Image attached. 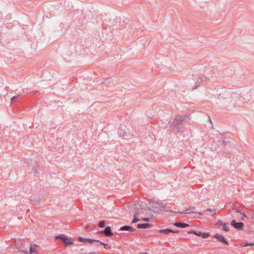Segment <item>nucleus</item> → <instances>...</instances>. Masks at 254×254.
Returning <instances> with one entry per match:
<instances>
[{
    "label": "nucleus",
    "instance_id": "4be33fe9",
    "mask_svg": "<svg viewBox=\"0 0 254 254\" xmlns=\"http://www.w3.org/2000/svg\"><path fill=\"white\" fill-rule=\"evenodd\" d=\"M18 96H13V97H12V98L11 99V101L12 102Z\"/></svg>",
    "mask_w": 254,
    "mask_h": 254
},
{
    "label": "nucleus",
    "instance_id": "423d86ee",
    "mask_svg": "<svg viewBox=\"0 0 254 254\" xmlns=\"http://www.w3.org/2000/svg\"><path fill=\"white\" fill-rule=\"evenodd\" d=\"M78 240L81 242H87L90 244H92L94 242H99V240L83 238L81 237H79Z\"/></svg>",
    "mask_w": 254,
    "mask_h": 254
},
{
    "label": "nucleus",
    "instance_id": "5701e85b",
    "mask_svg": "<svg viewBox=\"0 0 254 254\" xmlns=\"http://www.w3.org/2000/svg\"><path fill=\"white\" fill-rule=\"evenodd\" d=\"M99 242L100 243V244L103 245L104 246V247H105L106 246H107V244H106V243H103V242H100V241H99Z\"/></svg>",
    "mask_w": 254,
    "mask_h": 254
},
{
    "label": "nucleus",
    "instance_id": "4468645a",
    "mask_svg": "<svg viewBox=\"0 0 254 254\" xmlns=\"http://www.w3.org/2000/svg\"><path fill=\"white\" fill-rule=\"evenodd\" d=\"M132 230V228L129 226H123L120 228L121 231H124V230Z\"/></svg>",
    "mask_w": 254,
    "mask_h": 254
},
{
    "label": "nucleus",
    "instance_id": "f8f14e48",
    "mask_svg": "<svg viewBox=\"0 0 254 254\" xmlns=\"http://www.w3.org/2000/svg\"><path fill=\"white\" fill-rule=\"evenodd\" d=\"M196 81L195 84L194 86V88H196L197 87H198L202 82V79L200 78H197L196 79Z\"/></svg>",
    "mask_w": 254,
    "mask_h": 254
},
{
    "label": "nucleus",
    "instance_id": "a878e982",
    "mask_svg": "<svg viewBox=\"0 0 254 254\" xmlns=\"http://www.w3.org/2000/svg\"><path fill=\"white\" fill-rule=\"evenodd\" d=\"M147 254L146 253H141V254Z\"/></svg>",
    "mask_w": 254,
    "mask_h": 254
},
{
    "label": "nucleus",
    "instance_id": "a211bd4d",
    "mask_svg": "<svg viewBox=\"0 0 254 254\" xmlns=\"http://www.w3.org/2000/svg\"><path fill=\"white\" fill-rule=\"evenodd\" d=\"M99 226L101 228H103L105 227V222L104 221H100L99 223Z\"/></svg>",
    "mask_w": 254,
    "mask_h": 254
},
{
    "label": "nucleus",
    "instance_id": "f03ea898",
    "mask_svg": "<svg viewBox=\"0 0 254 254\" xmlns=\"http://www.w3.org/2000/svg\"><path fill=\"white\" fill-rule=\"evenodd\" d=\"M183 120V119L182 117L178 116L175 117L172 122H170L169 123L168 127L173 129L174 127H177Z\"/></svg>",
    "mask_w": 254,
    "mask_h": 254
},
{
    "label": "nucleus",
    "instance_id": "0eeeda50",
    "mask_svg": "<svg viewBox=\"0 0 254 254\" xmlns=\"http://www.w3.org/2000/svg\"><path fill=\"white\" fill-rule=\"evenodd\" d=\"M214 237L217 239L219 241L223 242L225 244H228L227 242L225 240L224 237L222 235L215 234Z\"/></svg>",
    "mask_w": 254,
    "mask_h": 254
},
{
    "label": "nucleus",
    "instance_id": "f3484780",
    "mask_svg": "<svg viewBox=\"0 0 254 254\" xmlns=\"http://www.w3.org/2000/svg\"><path fill=\"white\" fill-rule=\"evenodd\" d=\"M206 211L211 212V213L210 214V215H213V214H214L215 213L216 210L215 209L213 210L210 208H208L206 210Z\"/></svg>",
    "mask_w": 254,
    "mask_h": 254
},
{
    "label": "nucleus",
    "instance_id": "6e6552de",
    "mask_svg": "<svg viewBox=\"0 0 254 254\" xmlns=\"http://www.w3.org/2000/svg\"><path fill=\"white\" fill-rule=\"evenodd\" d=\"M178 231H174L170 229H162L159 231V233L161 234H168L169 233H176Z\"/></svg>",
    "mask_w": 254,
    "mask_h": 254
},
{
    "label": "nucleus",
    "instance_id": "20e7f679",
    "mask_svg": "<svg viewBox=\"0 0 254 254\" xmlns=\"http://www.w3.org/2000/svg\"><path fill=\"white\" fill-rule=\"evenodd\" d=\"M231 225L235 228L238 230H241L243 228L244 224L242 222H236L235 220L231 221Z\"/></svg>",
    "mask_w": 254,
    "mask_h": 254
},
{
    "label": "nucleus",
    "instance_id": "9b49d317",
    "mask_svg": "<svg viewBox=\"0 0 254 254\" xmlns=\"http://www.w3.org/2000/svg\"><path fill=\"white\" fill-rule=\"evenodd\" d=\"M149 227V224L147 223L139 224L137 225V228L138 229H146Z\"/></svg>",
    "mask_w": 254,
    "mask_h": 254
},
{
    "label": "nucleus",
    "instance_id": "b1692460",
    "mask_svg": "<svg viewBox=\"0 0 254 254\" xmlns=\"http://www.w3.org/2000/svg\"><path fill=\"white\" fill-rule=\"evenodd\" d=\"M218 224L219 225H222V226H223V224L224 223H223L222 221H219L218 222Z\"/></svg>",
    "mask_w": 254,
    "mask_h": 254
},
{
    "label": "nucleus",
    "instance_id": "393cba45",
    "mask_svg": "<svg viewBox=\"0 0 254 254\" xmlns=\"http://www.w3.org/2000/svg\"><path fill=\"white\" fill-rule=\"evenodd\" d=\"M190 213V211H189V210H186V211L184 212V213H185V214H188V213Z\"/></svg>",
    "mask_w": 254,
    "mask_h": 254
},
{
    "label": "nucleus",
    "instance_id": "f257e3e1",
    "mask_svg": "<svg viewBox=\"0 0 254 254\" xmlns=\"http://www.w3.org/2000/svg\"><path fill=\"white\" fill-rule=\"evenodd\" d=\"M56 239H60L63 242L64 245L65 247L73 245V243L71 241V239L69 238L64 235H58L56 237Z\"/></svg>",
    "mask_w": 254,
    "mask_h": 254
},
{
    "label": "nucleus",
    "instance_id": "9d476101",
    "mask_svg": "<svg viewBox=\"0 0 254 254\" xmlns=\"http://www.w3.org/2000/svg\"><path fill=\"white\" fill-rule=\"evenodd\" d=\"M174 225L179 228H185L189 226V225L185 223L176 222L174 224Z\"/></svg>",
    "mask_w": 254,
    "mask_h": 254
},
{
    "label": "nucleus",
    "instance_id": "412c9836",
    "mask_svg": "<svg viewBox=\"0 0 254 254\" xmlns=\"http://www.w3.org/2000/svg\"><path fill=\"white\" fill-rule=\"evenodd\" d=\"M142 220L143 221L148 222V221H149V219L148 218H145L142 219Z\"/></svg>",
    "mask_w": 254,
    "mask_h": 254
},
{
    "label": "nucleus",
    "instance_id": "dca6fc26",
    "mask_svg": "<svg viewBox=\"0 0 254 254\" xmlns=\"http://www.w3.org/2000/svg\"><path fill=\"white\" fill-rule=\"evenodd\" d=\"M222 226L223 227V229L225 231L227 232V231H228L229 230V227H228V226L227 224H226V223L223 224Z\"/></svg>",
    "mask_w": 254,
    "mask_h": 254
},
{
    "label": "nucleus",
    "instance_id": "aec40b11",
    "mask_svg": "<svg viewBox=\"0 0 254 254\" xmlns=\"http://www.w3.org/2000/svg\"><path fill=\"white\" fill-rule=\"evenodd\" d=\"M254 246V243H247L244 245V247Z\"/></svg>",
    "mask_w": 254,
    "mask_h": 254
},
{
    "label": "nucleus",
    "instance_id": "1a4fd4ad",
    "mask_svg": "<svg viewBox=\"0 0 254 254\" xmlns=\"http://www.w3.org/2000/svg\"><path fill=\"white\" fill-rule=\"evenodd\" d=\"M105 235L107 236H112L113 235V233L111 232V228L110 227H107L102 232Z\"/></svg>",
    "mask_w": 254,
    "mask_h": 254
},
{
    "label": "nucleus",
    "instance_id": "ddd939ff",
    "mask_svg": "<svg viewBox=\"0 0 254 254\" xmlns=\"http://www.w3.org/2000/svg\"><path fill=\"white\" fill-rule=\"evenodd\" d=\"M138 213H135L134 214L133 220L132 221V223H136L139 221V219L138 218Z\"/></svg>",
    "mask_w": 254,
    "mask_h": 254
},
{
    "label": "nucleus",
    "instance_id": "2eb2a0df",
    "mask_svg": "<svg viewBox=\"0 0 254 254\" xmlns=\"http://www.w3.org/2000/svg\"><path fill=\"white\" fill-rule=\"evenodd\" d=\"M37 252L36 248L35 246H31L30 248V253L31 254Z\"/></svg>",
    "mask_w": 254,
    "mask_h": 254
},
{
    "label": "nucleus",
    "instance_id": "6ab92c4d",
    "mask_svg": "<svg viewBox=\"0 0 254 254\" xmlns=\"http://www.w3.org/2000/svg\"><path fill=\"white\" fill-rule=\"evenodd\" d=\"M240 215H241V216L240 217V219L244 220L245 217H246V215L242 213H240Z\"/></svg>",
    "mask_w": 254,
    "mask_h": 254
},
{
    "label": "nucleus",
    "instance_id": "7ed1b4c3",
    "mask_svg": "<svg viewBox=\"0 0 254 254\" xmlns=\"http://www.w3.org/2000/svg\"><path fill=\"white\" fill-rule=\"evenodd\" d=\"M157 203L159 204L160 206L164 209V210L168 212H173L171 209V207L170 206V204H166L163 202H161L160 201H157Z\"/></svg>",
    "mask_w": 254,
    "mask_h": 254
},
{
    "label": "nucleus",
    "instance_id": "39448f33",
    "mask_svg": "<svg viewBox=\"0 0 254 254\" xmlns=\"http://www.w3.org/2000/svg\"><path fill=\"white\" fill-rule=\"evenodd\" d=\"M189 233L194 234L197 236H200L203 238H206L208 237L209 235L206 233H202L200 231H195L193 230H191L189 232Z\"/></svg>",
    "mask_w": 254,
    "mask_h": 254
}]
</instances>
